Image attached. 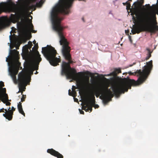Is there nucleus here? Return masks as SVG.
Listing matches in <instances>:
<instances>
[{
	"label": "nucleus",
	"mask_w": 158,
	"mask_h": 158,
	"mask_svg": "<svg viewBox=\"0 0 158 158\" xmlns=\"http://www.w3.org/2000/svg\"><path fill=\"white\" fill-rule=\"evenodd\" d=\"M53 29L56 31L60 38V43L62 45V53L65 59L68 60V62L63 61L61 65V75H65L68 78L77 81V87L73 85L72 90L73 91L76 88L80 89L81 87L88 88L90 84L89 77L85 76V74H89L90 73L79 72L77 73L76 70L72 68L70 64L73 63L71 60L70 54V48L69 46V43L64 36L63 33V27L62 26H53Z\"/></svg>",
	"instance_id": "nucleus-1"
},
{
	"label": "nucleus",
	"mask_w": 158,
	"mask_h": 158,
	"mask_svg": "<svg viewBox=\"0 0 158 158\" xmlns=\"http://www.w3.org/2000/svg\"><path fill=\"white\" fill-rule=\"evenodd\" d=\"M147 65L144 66V68L141 69L137 70L134 73L130 72L129 74L131 75H136L138 76V80L135 81L133 79L125 80L119 84L113 85L111 86L115 96L119 97L121 94H124L125 92H127L128 89H131L132 85L136 86L142 84L145 81L150 74L152 68V61L150 60L147 64Z\"/></svg>",
	"instance_id": "nucleus-2"
},
{
	"label": "nucleus",
	"mask_w": 158,
	"mask_h": 158,
	"mask_svg": "<svg viewBox=\"0 0 158 158\" xmlns=\"http://www.w3.org/2000/svg\"><path fill=\"white\" fill-rule=\"evenodd\" d=\"M20 18L21 19V21L19 23V27L18 29L23 33H26L27 31L28 27L32 30L34 32L35 31L33 30L34 26L32 23V21L30 20L26 16L25 10H23L18 15L11 14L10 17V20L13 23L17 21Z\"/></svg>",
	"instance_id": "nucleus-3"
},
{
	"label": "nucleus",
	"mask_w": 158,
	"mask_h": 158,
	"mask_svg": "<svg viewBox=\"0 0 158 158\" xmlns=\"http://www.w3.org/2000/svg\"><path fill=\"white\" fill-rule=\"evenodd\" d=\"M42 52L51 65L56 66L59 65L61 60L60 57L59 56L58 58L56 57L57 52L54 48L48 45L47 47L42 48Z\"/></svg>",
	"instance_id": "nucleus-4"
},
{
	"label": "nucleus",
	"mask_w": 158,
	"mask_h": 158,
	"mask_svg": "<svg viewBox=\"0 0 158 158\" xmlns=\"http://www.w3.org/2000/svg\"><path fill=\"white\" fill-rule=\"evenodd\" d=\"M35 47H34L32 48V50L35 49V51L36 52L32 59L33 65L31 67L32 74H33V71H34L35 70H38L39 63L42 60L41 58L40 57V55L39 54L38 51L37 50L38 48V44H35Z\"/></svg>",
	"instance_id": "nucleus-5"
},
{
	"label": "nucleus",
	"mask_w": 158,
	"mask_h": 158,
	"mask_svg": "<svg viewBox=\"0 0 158 158\" xmlns=\"http://www.w3.org/2000/svg\"><path fill=\"white\" fill-rule=\"evenodd\" d=\"M10 3L12 5L10 6V3L7 2H2L0 3V13L3 11L9 12H16L17 9L16 5L12 2Z\"/></svg>",
	"instance_id": "nucleus-6"
},
{
	"label": "nucleus",
	"mask_w": 158,
	"mask_h": 158,
	"mask_svg": "<svg viewBox=\"0 0 158 158\" xmlns=\"http://www.w3.org/2000/svg\"><path fill=\"white\" fill-rule=\"evenodd\" d=\"M4 86V83L2 81H0V94L1 96L0 100L6 106H10L11 103L8 102L9 99L8 94L6 93V89L5 88H3Z\"/></svg>",
	"instance_id": "nucleus-7"
},
{
	"label": "nucleus",
	"mask_w": 158,
	"mask_h": 158,
	"mask_svg": "<svg viewBox=\"0 0 158 158\" xmlns=\"http://www.w3.org/2000/svg\"><path fill=\"white\" fill-rule=\"evenodd\" d=\"M109 86V84L106 83L103 85L102 88H99L100 90L103 91L104 93L103 94V96L106 101L108 100H111L112 98L115 95L114 91H113V93L110 89H108Z\"/></svg>",
	"instance_id": "nucleus-8"
},
{
	"label": "nucleus",
	"mask_w": 158,
	"mask_h": 158,
	"mask_svg": "<svg viewBox=\"0 0 158 158\" xmlns=\"http://www.w3.org/2000/svg\"><path fill=\"white\" fill-rule=\"evenodd\" d=\"M20 65V63L16 61L13 63L12 68L9 70L10 75L14 80L16 79V76L18 73Z\"/></svg>",
	"instance_id": "nucleus-9"
},
{
	"label": "nucleus",
	"mask_w": 158,
	"mask_h": 158,
	"mask_svg": "<svg viewBox=\"0 0 158 158\" xmlns=\"http://www.w3.org/2000/svg\"><path fill=\"white\" fill-rule=\"evenodd\" d=\"M93 93V100L91 98H89V99L90 100L92 101L94 103H95V98L94 96V95H95L98 98V97L100 96L99 98L101 99H103V101L105 103H106L108 101H110V100H108L107 101H106L105 98L103 96V94L104 93L103 91L102 90H100L98 88H95L93 91L92 92Z\"/></svg>",
	"instance_id": "nucleus-10"
},
{
	"label": "nucleus",
	"mask_w": 158,
	"mask_h": 158,
	"mask_svg": "<svg viewBox=\"0 0 158 158\" xmlns=\"http://www.w3.org/2000/svg\"><path fill=\"white\" fill-rule=\"evenodd\" d=\"M27 78L25 74L22 73H19L18 75L19 86L20 90H23L24 85H27Z\"/></svg>",
	"instance_id": "nucleus-11"
},
{
	"label": "nucleus",
	"mask_w": 158,
	"mask_h": 158,
	"mask_svg": "<svg viewBox=\"0 0 158 158\" xmlns=\"http://www.w3.org/2000/svg\"><path fill=\"white\" fill-rule=\"evenodd\" d=\"M10 107H9L8 110L6 109H5V111L6 112L3 114V116L10 121L12 119L13 112L15 110V109L13 107H12V109L10 110Z\"/></svg>",
	"instance_id": "nucleus-12"
},
{
	"label": "nucleus",
	"mask_w": 158,
	"mask_h": 158,
	"mask_svg": "<svg viewBox=\"0 0 158 158\" xmlns=\"http://www.w3.org/2000/svg\"><path fill=\"white\" fill-rule=\"evenodd\" d=\"M143 24V25L141 27H135V30H136V33L137 34H139L141 31H147L146 30V28L147 27L146 25L145 24V23Z\"/></svg>",
	"instance_id": "nucleus-13"
},
{
	"label": "nucleus",
	"mask_w": 158,
	"mask_h": 158,
	"mask_svg": "<svg viewBox=\"0 0 158 158\" xmlns=\"http://www.w3.org/2000/svg\"><path fill=\"white\" fill-rule=\"evenodd\" d=\"M144 2V0H140V2H135V3H134V4H135V9L134 10H133V11L132 12V13L133 14V15H135L134 13V11L135 10H137V11H138V15H140L141 16H142V15H144V14H139V11H138V7H137V5H138V4H139V3H140V4H141V5H142V4H143Z\"/></svg>",
	"instance_id": "nucleus-14"
},
{
	"label": "nucleus",
	"mask_w": 158,
	"mask_h": 158,
	"mask_svg": "<svg viewBox=\"0 0 158 158\" xmlns=\"http://www.w3.org/2000/svg\"><path fill=\"white\" fill-rule=\"evenodd\" d=\"M86 102H88L89 106H88V111L90 110V112L92 110V105L94 104L92 101L90 100L89 98H87L85 100Z\"/></svg>",
	"instance_id": "nucleus-15"
},
{
	"label": "nucleus",
	"mask_w": 158,
	"mask_h": 158,
	"mask_svg": "<svg viewBox=\"0 0 158 158\" xmlns=\"http://www.w3.org/2000/svg\"><path fill=\"white\" fill-rule=\"evenodd\" d=\"M19 54V52L15 49L10 50V54L12 58L16 57Z\"/></svg>",
	"instance_id": "nucleus-16"
},
{
	"label": "nucleus",
	"mask_w": 158,
	"mask_h": 158,
	"mask_svg": "<svg viewBox=\"0 0 158 158\" xmlns=\"http://www.w3.org/2000/svg\"><path fill=\"white\" fill-rule=\"evenodd\" d=\"M17 107L19 113L25 116V114L23 110L22 105V103L21 102H19V103L18 104Z\"/></svg>",
	"instance_id": "nucleus-17"
},
{
	"label": "nucleus",
	"mask_w": 158,
	"mask_h": 158,
	"mask_svg": "<svg viewBox=\"0 0 158 158\" xmlns=\"http://www.w3.org/2000/svg\"><path fill=\"white\" fill-rule=\"evenodd\" d=\"M121 73V69L120 68L118 69L115 68L114 69V71L110 73V75L111 76H116L118 73Z\"/></svg>",
	"instance_id": "nucleus-18"
},
{
	"label": "nucleus",
	"mask_w": 158,
	"mask_h": 158,
	"mask_svg": "<svg viewBox=\"0 0 158 158\" xmlns=\"http://www.w3.org/2000/svg\"><path fill=\"white\" fill-rule=\"evenodd\" d=\"M146 49L148 52L147 56L146 58V60H147L151 56V53H152V51H151L148 48H147Z\"/></svg>",
	"instance_id": "nucleus-19"
},
{
	"label": "nucleus",
	"mask_w": 158,
	"mask_h": 158,
	"mask_svg": "<svg viewBox=\"0 0 158 158\" xmlns=\"http://www.w3.org/2000/svg\"><path fill=\"white\" fill-rule=\"evenodd\" d=\"M85 106H82V109L83 110H84L86 112L88 111V106H89V102H86V100L85 101Z\"/></svg>",
	"instance_id": "nucleus-20"
},
{
	"label": "nucleus",
	"mask_w": 158,
	"mask_h": 158,
	"mask_svg": "<svg viewBox=\"0 0 158 158\" xmlns=\"http://www.w3.org/2000/svg\"><path fill=\"white\" fill-rule=\"evenodd\" d=\"M40 3H36V5H32L29 6L30 8L32 10H35L36 9V6H38L39 5Z\"/></svg>",
	"instance_id": "nucleus-21"
},
{
	"label": "nucleus",
	"mask_w": 158,
	"mask_h": 158,
	"mask_svg": "<svg viewBox=\"0 0 158 158\" xmlns=\"http://www.w3.org/2000/svg\"><path fill=\"white\" fill-rule=\"evenodd\" d=\"M26 98V95H23L22 97L21 98V102H23L25 101Z\"/></svg>",
	"instance_id": "nucleus-22"
},
{
	"label": "nucleus",
	"mask_w": 158,
	"mask_h": 158,
	"mask_svg": "<svg viewBox=\"0 0 158 158\" xmlns=\"http://www.w3.org/2000/svg\"><path fill=\"white\" fill-rule=\"evenodd\" d=\"M28 49L29 48L30 49L31 48L32 46L33 45L32 42L31 41H29L28 42Z\"/></svg>",
	"instance_id": "nucleus-23"
},
{
	"label": "nucleus",
	"mask_w": 158,
	"mask_h": 158,
	"mask_svg": "<svg viewBox=\"0 0 158 158\" xmlns=\"http://www.w3.org/2000/svg\"><path fill=\"white\" fill-rule=\"evenodd\" d=\"M69 94L70 96H72L73 97H75V96H74V95L73 94L72 92L71 91L70 89L69 90Z\"/></svg>",
	"instance_id": "nucleus-24"
},
{
	"label": "nucleus",
	"mask_w": 158,
	"mask_h": 158,
	"mask_svg": "<svg viewBox=\"0 0 158 158\" xmlns=\"http://www.w3.org/2000/svg\"><path fill=\"white\" fill-rule=\"evenodd\" d=\"M131 6V4H130V2L127 5V6H126V8L127 10H128L129 9H130Z\"/></svg>",
	"instance_id": "nucleus-25"
},
{
	"label": "nucleus",
	"mask_w": 158,
	"mask_h": 158,
	"mask_svg": "<svg viewBox=\"0 0 158 158\" xmlns=\"http://www.w3.org/2000/svg\"><path fill=\"white\" fill-rule=\"evenodd\" d=\"M131 32L133 34H135L136 33V30H135V28L134 29H132L131 30Z\"/></svg>",
	"instance_id": "nucleus-26"
},
{
	"label": "nucleus",
	"mask_w": 158,
	"mask_h": 158,
	"mask_svg": "<svg viewBox=\"0 0 158 158\" xmlns=\"http://www.w3.org/2000/svg\"><path fill=\"white\" fill-rule=\"evenodd\" d=\"M73 94L74 95V96H75V97L76 96V92L75 90L72 91Z\"/></svg>",
	"instance_id": "nucleus-27"
},
{
	"label": "nucleus",
	"mask_w": 158,
	"mask_h": 158,
	"mask_svg": "<svg viewBox=\"0 0 158 158\" xmlns=\"http://www.w3.org/2000/svg\"><path fill=\"white\" fill-rule=\"evenodd\" d=\"M79 111L80 113L81 114H84V112L82 110H81L80 109H79Z\"/></svg>",
	"instance_id": "nucleus-28"
},
{
	"label": "nucleus",
	"mask_w": 158,
	"mask_h": 158,
	"mask_svg": "<svg viewBox=\"0 0 158 158\" xmlns=\"http://www.w3.org/2000/svg\"><path fill=\"white\" fill-rule=\"evenodd\" d=\"M129 2H128V1L126 2H123V5L125 6L126 5H127L129 3Z\"/></svg>",
	"instance_id": "nucleus-29"
},
{
	"label": "nucleus",
	"mask_w": 158,
	"mask_h": 158,
	"mask_svg": "<svg viewBox=\"0 0 158 158\" xmlns=\"http://www.w3.org/2000/svg\"><path fill=\"white\" fill-rule=\"evenodd\" d=\"M5 109H4L3 108H2V109H0V113L2 112H4V110H5Z\"/></svg>",
	"instance_id": "nucleus-30"
},
{
	"label": "nucleus",
	"mask_w": 158,
	"mask_h": 158,
	"mask_svg": "<svg viewBox=\"0 0 158 158\" xmlns=\"http://www.w3.org/2000/svg\"><path fill=\"white\" fill-rule=\"evenodd\" d=\"M73 98H74V101L75 102H78V99L75 98V97H73Z\"/></svg>",
	"instance_id": "nucleus-31"
},
{
	"label": "nucleus",
	"mask_w": 158,
	"mask_h": 158,
	"mask_svg": "<svg viewBox=\"0 0 158 158\" xmlns=\"http://www.w3.org/2000/svg\"><path fill=\"white\" fill-rule=\"evenodd\" d=\"M129 30H125V33L127 35H128L129 33Z\"/></svg>",
	"instance_id": "nucleus-32"
},
{
	"label": "nucleus",
	"mask_w": 158,
	"mask_h": 158,
	"mask_svg": "<svg viewBox=\"0 0 158 158\" xmlns=\"http://www.w3.org/2000/svg\"><path fill=\"white\" fill-rule=\"evenodd\" d=\"M129 39L130 41L131 42H132V40H131V36L130 35L129 36Z\"/></svg>",
	"instance_id": "nucleus-33"
},
{
	"label": "nucleus",
	"mask_w": 158,
	"mask_h": 158,
	"mask_svg": "<svg viewBox=\"0 0 158 158\" xmlns=\"http://www.w3.org/2000/svg\"><path fill=\"white\" fill-rule=\"evenodd\" d=\"M33 43L34 44H36V41H35V40H34L33 41Z\"/></svg>",
	"instance_id": "nucleus-34"
},
{
	"label": "nucleus",
	"mask_w": 158,
	"mask_h": 158,
	"mask_svg": "<svg viewBox=\"0 0 158 158\" xmlns=\"http://www.w3.org/2000/svg\"><path fill=\"white\" fill-rule=\"evenodd\" d=\"M37 0H32L31 1L32 2H36Z\"/></svg>",
	"instance_id": "nucleus-35"
},
{
	"label": "nucleus",
	"mask_w": 158,
	"mask_h": 158,
	"mask_svg": "<svg viewBox=\"0 0 158 158\" xmlns=\"http://www.w3.org/2000/svg\"><path fill=\"white\" fill-rule=\"evenodd\" d=\"M146 6H148V7H150V4H147V5H146Z\"/></svg>",
	"instance_id": "nucleus-36"
},
{
	"label": "nucleus",
	"mask_w": 158,
	"mask_h": 158,
	"mask_svg": "<svg viewBox=\"0 0 158 158\" xmlns=\"http://www.w3.org/2000/svg\"><path fill=\"white\" fill-rule=\"evenodd\" d=\"M99 107V106L98 105H97V106H96V108H98Z\"/></svg>",
	"instance_id": "nucleus-37"
},
{
	"label": "nucleus",
	"mask_w": 158,
	"mask_h": 158,
	"mask_svg": "<svg viewBox=\"0 0 158 158\" xmlns=\"http://www.w3.org/2000/svg\"><path fill=\"white\" fill-rule=\"evenodd\" d=\"M127 1L128 2H131L132 1V0H128Z\"/></svg>",
	"instance_id": "nucleus-38"
},
{
	"label": "nucleus",
	"mask_w": 158,
	"mask_h": 158,
	"mask_svg": "<svg viewBox=\"0 0 158 158\" xmlns=\"http://www.w3.org/2000/svg\"><path fill=\"white\" fill-rule=\"evenodd\" d=\"M82 20H83V21L84 22H85V21H84V18H82Z\"/></svg>",
	"instance_id": "nucleus-39"
},
{
	"label": "nucleus",
	"mask_w": 158,
	"mask_h": 158,
	"mask_svg": "<svg viewBox=\"0 0 158 158\" xmlns=\"http://www.w3.org/2000/svg\"><path fill=\"white\" fill-rule=\"evenodd\" d=\"M6 61H8V59H7V58L6 59Z\"/></svg>",
	"instance_id": "nucleus-40"
},
{
	"label": "nucleus",
	"mask_w": 158,
	"mask_h": 158,
	"mask_svg": "<svg viewBox=\"0 0 158 158\" xmlns=\"http://www.w3.org/2000/svg\"><path fill=\"white\" fill-rule=\"evenodd\" d=\"M22 69V67H20V69Z\"/></svg>",
	"instance_id": "nucleus-41"
},
{
	"label": "nucleus",
	"mask_w": 158,
	"mask_h": 158,
	"mask_svg": "<svg viewBox=\"0 0 158 158\" xmlns=\"http://www.w3.org/2000/svg\"><path fill=\"white\" fill-rule=\"evenodd\" d=\"M31 16V19H32V16Z\"/></svg>",
	"instance_id": "nucleus-42"
},
{
	"label": "nucleus",
	"mask_w": 158,
	"mask_h": 158,
	"mask_svg": "<svg viewBox=\"0 0 158 158\" xmlns=\"http://www.w3.org/2000/svg\"><path fill=\"white\" fill-rule=\"evenodd\" d=\"M37 73V71H36V73H35V74H36Z\"/></svg>",
	"instance_id": "nucleus-43"
},
{
	"label": "nucleus",
	"mask_w": 158,
	"mask_h": 158,
	"mask_svg": "<svg viewBox=\"0 0 158 158\" xmlns=\"http://www.w3.org/2000/svg\"><path fill=\"white\" fill-rule=\"evenodd\" d=\"M11 37V35H10V38Z\"/></svg>",
	"instance_id": "nucleus-44"
},
{
	"label": "nucleus",
	"mask_w": 158,
	"mask_h": 158,
	"mask_svg": "<svg viewBox=\"0 0 158 158\" xmlns=\"http://www.w3.org/2000/svg\"><path fill=\"white\" fill-rule=\"evenodd\" d=\"M105 79H107L106 78H105Z\"/></svg>",
	"instance_id": "nucleus-45"
}]
</instances>
